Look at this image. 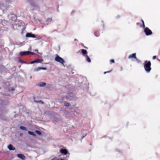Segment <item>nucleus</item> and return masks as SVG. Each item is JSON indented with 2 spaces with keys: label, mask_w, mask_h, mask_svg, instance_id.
<instances>
[{
  "label": "nucleus",
  "mask_w": 160,
  "mask_h": 160,
  "mask_svg": "<svg viewBox=\"0 0 160 160\" xmlns=\"http://www.w3.org/2000/svg\"><path fill=\"white\" fill-rule=\"evenodd\" d=\"M151 63L150 61H146L144 63V67L145 70L148 72H149L151 69Z\"/></svg>",
  "instance_id": "f257e3e1"
},
{
  "label": "nucleus",
  "mask_w": 160,
  "mask_h": 160,
  "mask_svg": "<svg viewBox=\"0 0 160 160\" xmlns=\"http://www.w3.org/2000/svg\"><path fill=\"white\" fill-rule=\"evenodd\" d=\"M56 56L55 57V60L64 65V63L65 62L64 60L62 58L58 56V54H56Z\"/></svg>",
  "instance_id": "f03ea898"
},
{
  "label": "nucleus",
  "mask_w": 160,
  "mask_h": 160,
  "mask_svg": "<svg viewBox=\"0 0 160 160\" xmlns=\"http://www.w3.org/2000/svg\"><path fill=\"white\" fill-rule=\"evenodd\" d=\"M144 28V32L146 35H149L152 34V31L148 28L146 27Z\"/></svg>",
  "instance_id": "7ed1b4c3"
},
{
  "label": "nucleus",
  "mask_w": 160,
  "mask_h": 160,
  "mask_svg": "<svg viewBox=\"0 0 160 160\" xmlns=\"http://www.w3.org/2000/svg\"><path fill=\"white\" fill-rule=\"evenodd\" d=\"M26 36L27 37H30L35 38H36L35 34H32V33H28L26 34Z\"/></svg>",
  "instance_id": "20e7f679"
},
{
  "label": "nucleus",
  "mask_w": 160,
  "mask_h": 160,
  "mask_svg": "<svg viewBox=\"0 0 160 160\" xmlns=\"http://www.w3.org/2000/svg\"><path fill=\"white\" fill-rule=\"evenodd\" d=\"M43 61V60L42 59H38L35 60L33 61L30 63L31 64H33L35 63H40Z\"/></svg>",
  "instance_id": "39448f33"
},
{
  "label": "nucleus",
  "mask_w": 160,
  "mask_h": 160,
  "mask_svg": "<svg viewBox=\"0 0 160 160\" xmlns=\"http://www.w3.org/2000/svg\"><path fill=\"white\" fill-rule=\"evenodd\" d=\"M60 152L62 154L66 155L68 153V151L66 149H61L60 150Z\"/></svg>",
  "instance_id": "423d86ee"
},
{
  "label": "nucleus",
  "mask_w": 160,
  "mask_h": 160,
  "mask_svg": "<svg viewBox=\"0 0 160 160\" xmlns=\"http://www.w3.org/2000/svg\"><path fill=\"white\" fill-rule=\"evenodd\" d=\"M136 53H134L132 54H130L128 57V58L129 59L133 58L134 59H136Z\"/></svg>",
  "instance_id": "0eeeda50"
},
{
  "label": "nucleus",
  "mask_w": 160,
  "mask_h": 160,
  "mask_svg": "<svg viewBox=\"0 0 160 160\" xmlns=\"http://www.w3.org/2000/svg\"><path fill=\"white\" fill-rule=\"evenodd\" d=\"M28 51L21 52H20V55L21 56L28 55Z\"/></svg>",
  "instance_id": "6e6552de"
},
{
  "label": "nucleus",
  "mask_w": 160,
  "mask_h": 160,
  "mask_svg": "<svg viewBox=\"0 0 160 160\" xmlns=\"http://www.w3.org/2000/svg\"><path fill=\"white\" fill-rule=\"evenodd\" d=\"M17 156L19 158H20L23 160H24L25 158L24 155L22 154H18L17 155Z\"/></svg>",
  "instance_id": "1a4fd4ad"
},
{
  "label": "nucleus",
  "mask_w": 160,
  "mask_h": 160,
  "mask_svg": "<svg viewBox=\"0 0 160 160\" xmlns=\"http://www.w3.org/2000/svg\"><path fill=\"white\" fill-rule=\"evenodd\" d=\"M8 148L10 150H14L15 149V148L11 144H10L8 146Z\"/></svg>",
  "instance_id": "9d476101"
},
{
  "label": "nucleus",
  "mask_w": 160,
  "mask_h": 160,
  "mask_svg": "<svg viewBox=\"0 0 160 160\" xmlns=\"http://www.w3.org/2000/svg\"><path fill=\"white\" fill-rule=\"evenodd\" d=\"M34 101L35 102L39 103H41L42 104H44V102L42 101H41V100L37 101V100H36L34 99Z\"/></svg>",
  "instance_id": "9b49d317"
},
{
  "label": "nucleus",
  "mask_w": 160,
  "mask_h": 160,
  "mask_svg": "<svg viewBox=\"0 0 160 160\" xmlns=\"http://www.w3.org/2000/svg\"><path fill=\"white\" fill-rule=\"evenodd\" d=\"M81 50L82 52L83 55L86 54H87L88 53V52L86 50L84 49H82Z\"/></svg>",
  "instance_id": "f8f14e48"
},
{
  "label": "nucleus",
  "mask_w": 160,
  "mask_h": 160,
  "mask_svg": "<svg viewBox=\"0 0 160 160\" xmlns=\"http://www.w3.org/2000/svg\"><path fill=\"white\" fill-rule=\"evenodd\" d=\"M46 83L44 82H41L39 84V86L41 87H43L45 86Z\"/></svg>",
  "instance_id": "ddd939ff"
},
{
  "label": "nucleus",
  "mask_w": 160,
  "mask_h": 160,
  "mask_svg": "<svg viewBox=\"0 0 160 160\" xmlns=\"http://www.w3.org/2000/svg\"><path fill=\"white\" fill-rule=\"evenodd\" d=\"M28 132L29 134L31 135H32L33 136H36V134H35L34 133L32 132H31L30 131H28Z\"/></svg>",
  "instance_id": "4468645a"
},
{
  "label": "nucleus",
  "mask_w": 160,
  "mask_h": 160,
  "mask_svg": "<svg viewBox=\"0 0 160 160\" xmlns=\"http://www.w3.org/2000/svg\"><path fill=\"white\" fill-rule=\"evenodd\" d=\"M40 70H41V67H38L37 68H35L34 69L33 71L34 72H37V71H38Z\"/></svg>",
  "instance_id": "2eb2a0df"
},
{
  "label": "nucleus",
  "mask_w": 160,
  "mask_h": 160,
  "mask_svg": "<svg viewBox=\"0 0 160 160\" xmlns=\"http://www.w3.org/2000/svg\"><path fill=\"white\" fill-rule=\"evenodd\" d=\"M20 128L23 130L26 131L27 130V128L23 126H21L20 127Z\"/></svg>",
  "instance_id": "dca6fc26"
},
{
  "label": "nucleus",
  "mask_w": 160,
  "mask_h": 160,
  "mask_svg": "<svg viewBox=\"0 0 160 160\" xmlns=\"http://www.w3.org/2000/svg\"><path fill=\"white\" fill-rule=\"evenodd\" d=\"M86 60L88 62H90L91 61V59L87 55L86 56Z\"/></svg>",
  "instance_id": "f3484780"
},
{
  "label": "nucleus",
  "mask_w": 160,
  "mask_h": 160,
  "mask_svg": "<svg viewBox=\"0 0 160 160\" xmlns=\"http://www.w3.org/2000/svg\"><path fill=\"white\" fill-rule=\"evenodd\" d=\"M94 35L96 37H98L99 36V33L98 31H97L94 32Z\"/></svg>",
  "instance_id": "a211bd4d"
},
{
  "label": "nucleus",
  "mask_w": 160,
  "mask_h": 160,
  "mask_svg": "<svg viewBox=\"0 0 160 160\" xmlns=\"http://www.w3.org/2000/svg\"><path fill=\"white\" fill-rule=\"evenodd\" d=\"M35 132L38 134L41 135L42 134L41 132L38 130H36L35 131Z\"/></svg>",
  "instance_id": "6ab92c4d"
},
{
  "label": "nucleus",
  "mask_w": 160,
  "mask_h": 160,
  "mask_svg": "<svg viewBox=\"0 0 160 160\" xmlns=\"http://www.w3.org/2000/svg\"><path fill=\"white\" fill-rule=\"evenodd\" d=\"M141 21H142V27H143V28H145V24H144V22L143 20L142 19H141Z\"/></svg>",
  "instance_id": "aec40b11"
},
{
  "label": "nucleus",
  "mask_w": 160,
  "mask_h": 160,
  "mask_svg": "<svg viewBox=\"0 0 160 160\" xmlns=\"http://www.w3.org/2000/svg\"><path fill=\"white\" fill-rule=\"evenodd\" d=\"M28 55H29V54L34 55V54H35V53H34L33 52H31V51H28Z\"/></svg>",
  "instance_id": "412c9836"
},
{
  "label": "nucleus",
  "mask_w": 160,
  "mask_h": 160,
  "mask_svg": "<svg viewBox=\"0 0 160 160\" xmlns=\"http://www.w3.org/2000/svg\"><path fill=\"white\" fill-rule=\"evenodd\" d=\"M69 104L68 103V102H65L64 103V106H69Z\"/></svg>",
  "instance_id": "4be33fe9"
},
{
  "label": "nucleus",
  "mask_w": 160,
  "mask_h": 160,
  "mask_svg": "<svg viewBox=\"0 0 160 160\" xmlns=\"http://www.w3.org/2000/svg\"><path fill=\"white\" fill-rule=\"evenodd\" d=\"M52 19L51 18H47V21L48 22H50L51 21Z\"/></svg>",
  "instance_id": "5701e85b"
},
{
  "label": "nucleus",
  "mask_w": 160,
  "mask_h": 160,
  "mask_svg": "<svg viewBox=\"0 0 160 160\" xmlns=\"http://www.w3.org/2000/svg\"><path fill=\"white\" fill-rule=\"evenodd\" d=\"M110 62L111 63H114L115 62L114 60L113 59L111 60H110Z\"/></svg>",
  "instance_id": "b1692460"
},
{
  "label": "nucleus",
  "mask_w": 160,
  "mask_h": 160,
  "mask_svg": "<svg viewBox=\"0 0 160 160\" xmlns=\"http://www.w3.org/2000/svg\"><path fill=\"white\" fill-rule=\"evenodd\" d=\"M42 69L43 70H47V68H41V70Z\"/></svg>",
  "instance_id": "393cba45"
},
{
  "label": "nucleus",
  "mask_w": 160,
  "mask_h": 160,
  "mask_svg": "<svg viewBox=\"0 0 160 160\" xmlns=\"http://www.w3.org/2000/svg\"><path fill=\"white\" fill-rule=\"evenodd\" d=\"M136 61L138 62H141L137 58L136 59H135Z\"/></svg>",
  "instance_id": "a878e982"
},
{
  "label": "nucleus",
  "mask_w": 160,
  "mask_h": 160,
  "mask_svg": "<svg viewBox=\"0 0 160 160\" xmlns=\"http://www.w3.org/2000/svg\"><path fill=\"white\" fill-rule=\"evenodd\" d=\"M156 56H153V57H152V59H155V58H156Z\"/></svg>",
  "instance_id": "bb28decb"
},
{
  "label": "nucleus",
  "mask_w": 160,
  "mask_h": 160,
  "mask_svg": "<svg viewBox=\"0 0 160 160\" xmlns=\"http://www.w3.org/2000/svg\"><path fill=\"white\" fill-rule=\"evenodd\" d=\"M34 51L37 52L38 53H39V52H38V49H35V50Z\"/></svg>",
  "instance_id": "cd10ccee"
},
{
  "label": "nucleus",
  "mask_w": 160,
  "mask_h": 160,
  "mask_svg": "<svg viewBox=\"0 0 160 160\" xmlns=\"http://www.w3.org/2000/svg\"><path fill=\"white\" fill-rule=\"evenodd\" d=\"M136 24L137 25H139L140 24V23H139V22H137V23Z\"/></svg>",
  "instance_id": "c85d7f7f"
},
{
  "label": "nucleus",
  "mask_w": 160,
  "mask_h": 160,
  "mask_svg": "<svg viewBox=\"0 0 160 160\" xmlns=\"http://www.w3.org/2000/svg\"><path fill=\"white\" fill-rule=\"evenodd\" d=\"M111 71V70L110 71H108V72H106L107 73H108L110 72Z\"/></svg>",
  "instance_id": "c756f323"
},
{
  "label": "nucleus",
  "mask_w": 160,
  "mask_h": 160,
  "mask_svg": "<svg viewBox=\"0 0 160 160\" xmlns=\"http://www.w3.org/2000/svg\"><path fill=\"white\" fill-rule=\"evenodd\" d=\"M20 61L21 62H23V63H25V62H23L22 60H20Z\"/></svg>",
  "instance_id": "7c9ffc66"
},
{
  "label": "nucleus",
  "mask_w": 160,
  "mask_h": 160,
  "mask_svg": "<svg viewBox=\"0 0 160 160\" xmlns=\"http://www.w3.org/2000/svg\"><path fill=\"white\" fill-rule=\"evenodd\" d=\"M106 73H107L106 72H104V74H106Z\"/></svg>",
  "instance_id": "2f4dec72"
},
{
  "label": "nucleus",
  "mask_w": 160,
  "mask_h": 160,
  "mask_svg": "<svg viewBox=\"0 0 160 160\" xmlns=\"http://www.w3.org/2000/svg\"><path fill=\"white\" fill-rule=\"evenodd\" d=\"M57 160H64L63 159H61L60 160L57 159Z\"/></svg>",
  "instance_id": "473e14b6"
},
{
  "label": "nucleus",
  "mask_w": 160,
  "mask_h": 160,
  "mask_svg": "<svg viewBox=\"0 0 160 160\" xmlns=\"http://www.w3.org/2000/svg\"><path fill=\"white\" fill-rule=\"evenodd\" d=\"M35 97H34V98H33V99H35Z\"/></svg>",
  "instance_id": "72a5a7b5"
},
{
  "label": "nucleus",
  "mask_w": 160,
  "mask_h": 160,
  "mask_svg": "<svg viewBox=\"0 0 160 160\" xmlns=\"http://www.w3.org/2000/svg\"><path fill=\"white\" fill-rule=\"evenodd\" d=\"M1 89V87H0V89Z\"/></svg>",
  "instance_id": "f704fd0d"
},
{
  "label": "nucleus",
  "mask_w": 160,
  "mask_h": 160,
  "mask_svg": "<svg viewBox=\"0 0 160 160\" xmlns=\"http://www.w3.org/2000/svg\"><path fill=\"white\" fill-rule=\"evenodd\" d=\"M32 6H34L32 5Z\"/></svg>",
  "instance_id": "c9c22d12"
}]
</instances>
